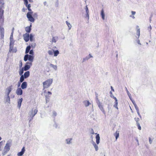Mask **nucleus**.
<instances>
[{"label":"nucleus","mask_w":156,"mask_h":156,"mask_svg":"<svg viewBox=\"0 0 156 156\" xmlns=\"http://www.w3.org/2000/svg\"><path fill=\"white\" fill-rule=\"evenodd\" d=\"M12 141L11 140H9L7 141L3 150L4 154L7 153L9 151L10 147L12 145Z\"/></svg>","instance_id":"nucleus-1"},{"label":"nucleus","mask_w":156,"mask_h":156,"mask_svg":"<svg viewBox=\"0 0 156 156\" xmlns=\"http://www.w3.org/2000/svg\"><path fill=\"white\" fill-rule=\"evenodd\" d=\"M53 79H50L46 80L43 83L44 89L48 88L49 87L53 82Z\"/></svg>","instance_id":"nucleus-2"},{"label":"nucleus","mask_w":156,"mask_h":156,"mask_svg":"<svg viewBox=\"0 0 156 156\" xmlns=\"http://www.w3.org/2000/svg\"><path fill=\"white\" fill-rule=\"evenodd\" d=\"M13 31L12 30L11 34L10 37V50L9 51L12 50L13 46V44L14 41L13 40Z\"/></svg>","instance_id":"nucleus-3"},{"label":"nucleus","mask_w":156,"mask_h":156,"mask_svg":"<svg viewBox=\"0 0 156 156\" xmlns=\"http://www.w3.org/2000/svg\"><path fill=\"white\" fill-rule=\"evenodd\" d=\"M33 13V12H28L27 14V16L28 19V20L32 22H34V19L32 15Z\"/></svg>","instance_id":"nucleus-4"},{"label":"nucleus","mask_w":156,"mask_h":156,"mask_svg":"<svg viewBox=\"0 0 156 156\" xmlns=\"http://www.w3.org/2000/svg\"><path fill=\"white\" fill-rule=\"evenodd\" d=\"M29 34L27 33H25L23 35L24 40L26 42H28L29 40Z\"/></svg>","instance_id":"nucleus-5"},{"label":"nucleus","mask_w":156,"mask_h":156,"mask_svg":"<svg viewBox=\"0 0 156 156\" xmlns=\"http://www.w3.org/2000/svg\"><path fill=\"white\" fill-rule=\"evenodd\" d=\"M4 29L0 26V34L1 39L3 38L4 37Z\"/></svg>","instance_id":"nucleus-6"},{"label":"nucleus","mask_w":156,"mask_h":156,"mask_svg":"<svg viewBox=\"0 0 156 156\" xmlns=\"http://www.w3.org/2000/svg\"><path fill=\"white\" fill-rule=\"evenodd\" d=\"M85 9L86 11V14L85 15H86V17H87L88 20L89 19V11L88 9V8L87 7V5L86 6L85 8Z\"/></svg>","instance_id":"nucleus-7"},{"label":"nucleus","mask_w":156,"mask_h":156,"mask_svg":"<svg viewBox=\"0 0 156 156\" xmlns=\"http://www.w3.org/2000/svg\"><path fill=\"white\" fill-rule=\"evenodd\" d=\"M16 93L18 95H21L23 94V90L21 88H19L16 90Z\"/></svg>","instance_id":"nucleus-8"},{"label":"nucleus","mask_w":156,"mask_h":156,"mask_svg":"<svg viewBox=\"0 0 156 156\" xmlns=\"http://www.w3.org/2000/svg\"><path fill=\"white\" fill-rule=\"evenodd\" d=\"M12 86H9L6 89L5 93L7 96H9V93H10L12 90Z\"/></svg>","instance_id":"nucleus-9"},{"label":"nucleus","mask_w":156,"mask_h":156,"mask_svg":"<svg viewBox=\"0 0 156 156\" xmlns=\"http://www.w3.org/2000/svg\"><path fill=\"white\" fill-rule=\"evenodd\" d=\"M25 151V147H23L20 152H19L17 154L18 156H22L24 153Z\"/></svg>","instance_id":"nucleus-10"},{"label":"nucleus","mask_w":156,"mask_h":156,"mask_svg":"<svg viewBox=\"0 0 156 156\" xmlns=\"http://www.w3.org/2000/svg\"><path fill=\"white\" fill-rule=\"evenodd\" d=\"M27 86V83L26 82H23L21 85V88L23 89L26 88Z\"/></svg>","instance_id":"nucleus-11"},{"label":"nucleus","mask_w":156,"mask_h":156,"mask_svg":"<svg viewBox=\"0 0 156 156\" xmlns=\"http://www.w3.org/2000/svg\"><path fill=\"white\" fill-rule=\"evenodd\" d=\"M32 25L31 24L30 26L29 27H27L25 28V30L28 33H29L30 32L31 30V27Z\"/></svg>","instance_id":"nucleus-12"},{"label":"nucleus","mask_w":156,"mask_h":156,"mask_svg":"<svg viewBox=\"0 0 156 156\" xmlns=\"http://www.w3.org/2000/svg\"><path fill=\"white\" fill-rule=\"evenodd\" d=\"M28 57V60L30 62H33L34 59V56L32 55L27 54V55Z\"/></svg>","instance_id":"nucleus-13"},{"label":"nucleus","mask_w":156,"mask_h":156,"mask_svg":"<svg viewBox=\"0 0 156 156\" xmlns=\"http://www.w3.org/2000/svg\"><path fill=\"white\" fill-rule=\"evenodd\" d=\"M83 103L85 106L86 107H88L91 104V103L89 102V101L87 100L84 101Z\"/></svg>","instance_id":"nucleus-14"},{"label":"nucleus","mask_w":156,"mask_h":156,"mask_svg":"<svg viewBox=\"0 0 156 156\" xmlns=\"http://www.w3.org/2000/svg\"><path fill=\"white\" fill-rule=\"evenodd\" d=\"M22 101L23 98H22L19 99L18 101L17 107L19 108H20Z\"/></svg>","instance_id":"nucleus-15"},{"label":"nucleus","mask_w":156,"mask_h":156,"mask_svg":"<svg viewBox=\"0 0 156 156\" xmlns=\"http://www.w3.org/2000/svg\"><path fill=\"white\" fill-rule=\"evenodd\" d=\"M30 73V72L29 71H27L24 73V75H23V76L25 78V79L27 78L29 76Z\"/></svg>","instance_id":"nucleus-16"},{"label":"nucleus","mask_w":156,"mask_h":156,"mask_svg":"<svg viewBox=\"0 0 156 156\" xmlns=\"http://www.w3.org/2000/svg\"><path fill=\"white\" fill-rule=\"evenodd\" d=\"M96 142L97 144H98L100 142V136L99 134H98L96 136Z\"/></svg>","instance_id":"nucleus-17"},{"label":"nucleus","mask_w":156,"mask_h":156,"mask_svg":"<svg viewBox=\"0 0 156 156\" xmlns=\"http://www.w3.org/2000/svg\"><path fill=\"white\" fill-rule=\"evenodd\" d=\"M73 139L72 138H68L66 140V143L67 144H70L72 143V141Z\"/></svg>","instance_id":"nucleus-18"},{"label":"nucleus","mask_w":156,"mask_h":156,"mask_svg":"<svg viewBox=\"0 0 156 156\" xmlns=\"http://www.w3.org/2000/svg\"><path fill=\"white\" fill-rule=\"evenodd\" d=\"M30 67V66L28 65H25L24 67L23 68V69L24 71H26L29 69Z\"/></svg>","instance_id":"nucleus-19"},{"label":"nucleus","mask_w":156,"mask_h":156,"mask_svg":"<svg viewBox=\"0 0 156 156\" xmlns=\"http://www.w3.org/2000/svg\"><path fill=\"white\" fill-rule=\"evenodd\" d=\"M92 144L95 148V151H97L98 150V145L94 141L92 143Z\"/></svg>","instance_id":"nucleus-20"},{"label":"nucleus","mask_w":156,"mask_h":156,"mask_svg":"<svg viewBox=\"0 0 156 156\" xmlns=\"http://www.w3.org/2000/svg\"><path fill=\"white\" fill-rule=\"evenodd\" d=\"M49 66L50 67L53 68L55 70H57V67L56 65H55L52 64L50 63Z\"/></svg>","instance_id":"nucleus-21"},{"label":"nucleus","mask_w":156,"mask_h":156,"mask_svg":"<svg viewBox=\"0 0 156 156\" xmlns=\"http://www.w3.org/2000/svg\"><path fill=\"white\" fill-rule=\"evenodd\" d=\"M114 135L115 136L116 140L119 136V131H117L114 133Z\"/></svg>","instance_id":"nucleus-22"},{"label":"nucleus","mask_w":156,"mask_h":156,"mask_svg":"<svg viewBox=\"0 0 156 156\" xmlns=\"http://www.w3.org/2000/svg\"><path fill=\"white\" fill-rule=\"evenodd\" d=\"M101 15L103 20H104L105 19V15L104 14V10L103 9L101 10Z\"/></svg>","instance_id":"nucleus-23"},{"label":"nucleus","mask_w":156,"mask_h":156,"mask_svg":"<svg viewBox=\"0 0 156 156\" xmlns=\"http://www.w3.org/2000/svg\"><path fill=\"white\" fill-rule=\"evenodd\" d=\"M30 45H29L26 48L25 53L27 54L29 51H30Z\"/></svg>","instance_id":"nucleus-24"},{"label":"nucleus","mask_w":156,"mask_h":156,"mask_svg":"<svg viewBox=\"0 0 156 156\" xmlns=\"http://www.w3.org/2000/svg\"><path fill=\"white\" fill-rule=\"evenodd\" d=\"M10 99L9 96H7L5 98V103H10Z\"/></svg>","instance_id":"nucleus-25"},{"label":"nucleus","mask_w":156,"mask_h":156,"mask_svg":"<svg viewBox=\"0 0 156 156\" xmlns=\"http://www.w3.org/2000/svg\"><path fill=\"white\" fill-rule=\"evenodd\" d=\"M131 100L132 101V102L133 103V105H134L136 109H137L139 108L138 107H137L136 104L135 103V101L134 100H132V99Z\"/></svg>","instance_id":"nucleus-26"},{"label":"nucleus","mask_w":156,"mask_h":156,"mask_svg":"<svg viewBox=\"0 0 156 156\" xmlns=\"http://www.w3.org/2000/svg\"><path fill=\"white\" fill-rule=\"evenodd\" d=\"M25 79V78L23 76V75H22L21 76V77L20 78V80L19 81H20V82H23L24 80V79Z\"/></svg>","instance_id":"nucleus-27"},{"label":"nucleus","mask_w":156,"mask_h":156,"mask_svg":"<svg viewBox=\"0 0 156 156\" xmlns=\"http://www.w3.org/2000/svg\"><path fill=\"white\" fill-rule=\"evenodd\" d=\"M58 37H53L52 40V42L54 43H55L58 40Z\"/></svg>","instance_id":"nucleus-28"},{"label":"nucleus","mask_w":156,"mask_h":156,"mask_svg":"<svg viewBox=\"0 0 156 156\" xmlns=\"http://www.w3.org/2000/svg\"><path fill=\"white\" fill-rule=\"evenodd\" d=\"M126 90L127 94L128 96L129 97L130 99V100H131L132 98L131 96V95L129 93V91H128V90L126 87Z\"/></svg>","instance_id":"nucleus-29"},{"label":"nucleus","mask_w":156,"mask_h":156,"mask_svg":"<svg viewBox=\"0 0 156 156\" xmlns=\"http://www.w3.org/2000/svg\"><path fill=\"white\" fill-rule=\"evenodd\" d=\"M24 70L23 68L20 70L19 72V74L21 76L23 75V73Z\"/></svg>","instance_id":"nucleus-30"},{"label":"nucleus","mask_w":156,"mask_h":156,"mask_svg":"<svg viewBox=\"0 0 156 156\" xmlns=\"http://www.w3.org/2000/svg\"><path fill=\"white\" fill-rule=\"evenodd\" d=\"M66 23L69 28V30H70L72 27L71 25L70 24V23L68 22L67 21H66Z\"/></svg>","instance_id":"nucleus-31"},{"label":"nucleus","mask_w":156,"mask_h":156,"mask_svg":"<svg viewBox=\"0 0 156 156\" xmlns=\"http://www.w3.org/2000/svg\"><path fill=\"white\" fill-rule=\"evenodd\" d=\"M54 56H56L59 54V52L58 50H56L55 51H54Z\"/></svg>","instance_id":"nucleus-32"},{"label":"nucleus","mask_w":156,"mask_h":156,"mask_svg":"<svg viewBox=\"0 0 156 156\" xmlns=\"http://www.w3.org/2000/svg\"><path fill=\"white\" fill-rule=\"evenodd\" d=\"M34 36L33 35L31 34L29 35V40H30V41H33V38Z\"/></svg>","instance_id":"nucleus-33"},{"label":"nucleus","mask_w":156,"mask_h":156,"mask_svg":"<svg viewBox=\"0 0 156 156\" xmlns=\"http://www.w3.org/2000/svg\"><path fill=\"white\" fill-rule=\"evenodd\" d=\"M33 110L32 109L30 111H29L28 113V115H29V116H30L31 117L33 115Z\"/></svg>","instance_id":"nucleus-34"},{"label":"nucleus","mask_w":156,"mask_h":156,"mask_svg":"<svg viewBox=\"0 0 156 156\" xmlns=\"http://www.w3.org/2000/svg\"><path fill=\"white\" fill-rule=\"evenodd\" d=\"M98 107H99V108L100 109V110L102 112H104V109L103 108L102 105V104L100 105H98Z\"/></svg>","instance_id":"nucleus-35"},{"label":"nucleus","mask_w":156,"mask_h":156,"mask_svg":"<svg viewBox=\"0 0 156 156\" xmlns=\"http://www.w3.org/2000/svg\"><path fill=\"white\" fill-rule=\"evenodd\" d=\"M136 33L137 35L138 36V38H139L140 35V31L139 28L137 29Z\"/></svg>","instance_id":"nucleus-36"},{"label":"nucleus","mask_w":156,"mask_h":156,"mask_svg":"<svg viewBox=\"0 0 156 156\" xmlns=\"http://www.w3.org/2000/svg\"><path fill=\"white\" fill-rule=\"evenodd\" d=\"M38 110L37 109H35L34 110H33V116H34L37 113V112Z\"/></svg>","instance_id":"nucleus-37"},{"label":"nucleus","mask_w":156,"mask_h":156,"mask_svg":"<svg viewBox=\"0 0 156 156\" xmlns=\"http://www.w3.org/2000/svg\"><path fill=\"white\" fill-rule=\"evenodd\" d=\"M34 117V116H32L31 117L30 116H28V120H29V122H30L33 119Z\"/></svg>","instance_id":"nucleus-38"},{"label":"nucleus","mask_w":156,"mask_h":156,"mask_svg":"<svg viewBox=\"0 0 156 156\" xmlns=\"http://www.w3.org/2000/svg\"><path fill=\"white\" fill-rule=\"evenodd\" d=\"M118 105V101L116 102L115 101V104L114 105V107L117 108V109H118V108L117 107Z\"/></svg>","instance_id":"nucleus-39"},{"label":"nucleus","mask_w":156,"mask_h":156,"mask_svg":"<svg viewBox=\"0 0 156 156\" xmlns=\"http://www.w3.org/2000/svg\"><path fill=\"white\" fill-rule=\"evenodd\" d=\"M27 54H26L24 57V60L25 61H27V60H28V57H27Z\"/></svg>","instance_id":"nucleus-40"},{"label":"nucleus","mask_w":156,"mask_h":156,"mask_svg":"<svg viewBox=\"0 0 156 156\" xmlns=\"http://www.w3.org/2000/svg\"><path fill=\"white\" fill-rule=\"evenodd\" d=\"M26 7H27L28 10L29 11H31V9L30 8L31 7V5L30 4H28L27 6H26Z\"/></svg>","instance_id":"nucleus-41"},{"label":"nucleus","mask_w":156,"mask_h":156,"mask_svg":"<svg viewBox=\"0 0 156 156\" xmlns=\"http://www.w3.org/2000/svg\"><path fill=\"white\" fill-rule=\"evenodd\" d=\"M89 59V58L87 56L85 58H83V62H84L85 61Z\"/></svg>","instance_id":"nucleus-42"},{"label":"nucleus","mask_w":156,"mask_h":156,"mask_svg":"<svg viewBox=\"0 0 156 156\" xmlns=\"http://www.w3.org/2000/svg\"><path fill=\"white\" fill-rule=\"evenodd\" d=\"M3 11H1V9L0 8V19H1V16L3 14Z\"/></svg>","instance_id":"nucleus-43"},{"label":"nucleus","mask_w":156,"mask_h":156,"mask_svg":"<svg viewBox=\"0 0 156 156\" xmlns=\"http://www.w3.org/2000/svg\"><path fill=\"white\" fill-rule=\"evenodd\" d=\"M136 112H137V114L138 115H139V116L140 118L141 119V116L139 113V108L137 109H136Z\"/></svg>","instance_id":"nucleus-44"},{"label":"nucleus","mask_w":156,"mask_h":156,"mask_svg":"<svg viewBox=\"0 0 156 156\" xmlns=\"http://www.w3.org/2000/svg\"><path fill=\"white\" fill-rule=\"evenodd\" d=\"M53 51L51 50H49L48 51V54L50 55H52L53 54Z\"/></svg>","instance_id":"nucleus-45"},{"label":"nucleus","mask_w":156,"mask_h":156,"mask_svg":"<svg viewBox=\"0 0 156 156\" xmlns=\"http://www.w3.org/2000/svg\"><path fill=\"white\" fill-rule=\"evenodd\" d=\"M136 124L137 125V126H138V129L139 130H141V127L140 126V125L139 123V122H137V123Z\"/></svg>","instance_id":"nucleus-46"},{"label":"nucleus","mask_w":156,"mask_h":156,"mask_svg":"<svg viewBox=\"0 0 156 156\" xmlns=\"http://www.w3.org/2000/svg\"><path fill=\"white\" fill-rule=\"evenodd\" d=\"M110 96L111 98H114V97H115V96H114V95H113V94H112V92L111 91L110 92Z\"/></svg>","instance_id":"nucleus-47"},{"label":"nucleus","mask_w":156,"mask_h":156,"mask_svg":"<svg viewBox=\"0 0 156 156\" xmlns=\"http://www.w3.org/2000/svg\"><path fill=\"white\" fill-rule=\"evenodd\" d=\"M29 54H30V55H33L34 53V51H33V50H30L29 51Z\"/></svg>","instance_id":"nucleus-48"},{"label":"nucleus","mask_w":156,"mask_h":156,"mask_svg":"<svg viewBox=\"0 0 156 156\" xmlns=\"http://www.w3.org/2000/svg\"><path fill=\"white\" fill-rule=\"evenodd\" d=\"M36 44L35 43H32L31 44V47L33 48H34L35 47V46H36Z\"/></svg>","instance_id":"nucleus-49"},{"label":"nucleus","mask_w":156,"mask_h":156,"mask_svg":"<svg viewBox=\"0 0 156 156\" xmlns=\"http://www.w3.org/2000/svg\"><path fill=\"white\" fill-rule=\"evenodd\" d=\"M152 29L151 27V25H150L148 28V30L150 32Z\"/></svg>","instance_id":"nucleus-50"},{"label":"nucleus","mask_w":156,"mask_h":156,"mask_svg":"<svg viewBox=\"0 0 156 156\" xmlns=\"http://www.w3.org/2000/svg\"><path fill=\"white\" fill-rule=\"evenodd\" d=\"M53 127H54L55 128H57L58 125L55 122V124L53 125Z\"/></svg>","instance_id":"nucleus-51"},{"label":"nucleus","mask_w":156,"mask_h":156,"mask_svg":"<svg viewBox=\"0 0 156 156\" xmlns=\"http://www.w3.org/2000/svg\"><path fill=\"white\" fill-rule=\"evenodd\" d=\"M32 62H26V65H30L31 66L32 65Z\"/></svg>","instance_id":"nucleus-52"},{"label":"nucleus","mask_w":156,"mask_h":156,"mask_svg":"<svg viewBox=\"0 0 156 156\" xmlns=\"http://www.w3.org/2000/svg\"><path fill=\"white\" fill-rule=\"evenodd\" d=\"M57 115L56 112L54 111L53 112V115L54 116H55Z\"/></svg>","instance_id":"nucleus-53"},{"label":"nucleus","mask_w":156,"mask_h":156,"mask_svg":"<svg viewBox=\"0 0 156 156\" xmlns=\"http://www.w3.org/2000/svg\"><path fill=\"white\" fill-rule=\"evenodd\" d=\"M96 102L98 105L101 104L99 100H98V101H96Z\"/></svg>","instance_id":"nucleus-54"},{"label":"nucleus","mask_w":156,"mask_h":156,"mask_svg":"<svg viewBox=\"0 0 156 156\" xmlns=\"http://www.w3.org/2000/svg\"><path fill=\"white\" fill-rule=\"evenodd\" d=\"M33 16L34 17H37V13H34L33 14Z\"/></svg>","instance_id":"nucleus-55"},{"label":"nucleus","mask_w":156,"mask_h":156,"mask_svg":"<svg viewBox=\"0 0 156 156\" xmlns=\"http://www.w3.org/2000/svg\"><path fill=\"white\" fill-rule=\"evenodd\" d=\"M24 4H25V5L26 6L28 5V1L24 2Z\"/></svg>","instance_id":"nucleus-56"},{"label":"nucleus","mask_w":156,"mask_h":156,"mask_svg":"<svg viewBox=\"0 0 156 156\" xmlns=\"http://www.w3.org/2000/svg\"><path fill=\"white\" fill-rule=\"evenodd\" d=\"M149 142L150 144H151L152 142V140H151L150 137L149 138Z\"/></svg>","instance_id":"nucleus-57"},{"label":"nucleus","mask_w":156,"mask_h":156,"mask_svg":"<svg viewBox=\"0 0 156 156\" xmlns=\"http://www.w3.org/2000/svg\"><path fill=\"white\" fill-rule=\"evenodd\" d=\"M21 82H20V81H19L18 82V83H17V86H18V87H20V84H21Z\"/></svg>","instance_id":"nucleus-58"},{"label":"nucleus","mask_w":156,"mask_h":156,"mask_svg":"<svg viewBox=\"0 0 156 156\" xmlns=\"http://www.w3.org/2000/svg\"><path fill=\"white\" fill-rule=\"evenodd\" d=\"M20 68H21L22 67V62L21 61H20Z\"/></svg>","instance_id":"nucleus-59"},{"label":"nucleus","mask_w":156,"mask_h":156,"mask_svg":"<svg viewBox=\"0 0 156 156\" xmlns=\"http://www.w3.org/2000/svg\"><path fill=\"white\" fill-rule=\"evenodd\" d=\"M135 119L136 121V123H137V122H138V121L139 119V118L136 119V118H135Z\"/></svg>","instance_id":"nucleus-60"},{"label":"nucleus","mask_w":156,"mask_h":156,"mask_svg":"<svg viewBox=\"0 0 156 156\" xmlns=\"http://www.w3.org/2000/svg\"><path fill=\"white\" fill-rule=\"evenodd\" d=\"M2 141H1V142H0V151H1V146H2Z\"/></svg>","instance_id":"nucleus-61"},{"label":"nucleus","mask_w":156,"mask_h":156,"mask_svg":"<svg viewBox=\"0 0 156 156\" xmlns=\"http://www.w3.org/2000/svg\"><path fill=\"white\" fill-rule=\"evenodd\" d=\"M131 13L132 15H134L136 13V12L133 11L131 12Z\"/></svg>","instance_id":"nucleus-62"},{"label":"nucleus","mask_w":156,"mask_h":156,"mask_svg":"<svg viewBox=\"0 0 156 156\" xmlns=\"http://www.w3.org/2000/svg\"><path fill=\"white\" fill-rule=\"evenodd\" d=\"M91 134H94V133L93 131V130L92 129H91Z\"/></svg>","instance_id":"nucleus-63"},{"label":"nucleus","mask_w":156,"mask_h":156,"mask_svg":"<svg viewBox=\"0 0 156 156\" xmlns=\"http://www.w3.org/2000/svg\"><path fill=\"white\" fill-rule=\"evenodd\" d=\"M137 43H138V44H139L140 45H141V43H140V40H138L137 41Z\"/></svg>","instance_id":"nucleus-64"}]
</instances>
